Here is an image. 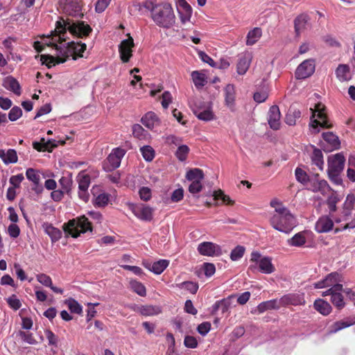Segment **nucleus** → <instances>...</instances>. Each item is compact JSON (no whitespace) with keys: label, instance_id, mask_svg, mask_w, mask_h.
Returning <instances> with one entry per match:
<instances>
[{"label":"nucleus","instance_id":"f257e3e1","mask_svg":"<svg viewBox=\"0 0 355 355\" xmlns=\"http://www.w3.org/2000/svg\"><path fill=\"white\" fill-rule=\"evenodd\" d=\"M67 30L69 31V33L73 35L83 38L84 37L88 36L92 32V28L89 24L83 21H73L70 19H67L66 21L64 19L62 21H58L56 22V27L55 29V31L57 33V35H55L56 38L52 37L51 42L50 38L47 37L46 40H45L44 43H42L39 41L35 42L33 44L35 49L37 52H41L44 49V44L54 46L55 42H57L60 40H64V34L66 33Z\"/></svg>","mask_w":355,"mask_h":355},{"label":"nucleus","instance_id":"f03ea898","mask_svg":"<svg viewBox=\"0 0 355 355\" xmlns=\"http://www.w3.org/2000/svg\"><path fill=\"white\" fill-rule=\"evenodd\" d=\"M62 46L54 44L58 54L57 58L50 55H41L40 60L42 64H46L49 68L54 66L55 63H63L67 58L72 57L76 60L77 57H83L82 53L86 49V44L82 42H70Z\"/></svg>","mask_w":355,"mask_h":355},{"label":"nucleus","instance_id":"7ed1b4c3","mask_svg":"<svg viewBox=\"0 0 355 355\" xmlns=\"http://www.w3.org/2000/svg\"><path fill=\"white\" fill-rule=\"evenodd\" d=\"M270 204L275 209L270 218L272 227L279 232L290 233L297 224L295 216L277 200H271Z\"/></svg>","mask_w":355,"mask_h":355},{"label":"nucleus","instance_id":"20e7f679","mask_svg":"<svg viewBox=\"0 0 355 355\" xmlns=\"http://www.w3.org/2000/svg\"><path fill=\"white\" fill-rule=\"evenodd\" d=\"M151 15L154 22L164 28H169L175 21V16L171 4L164 3L153 7Z\"/></svg>","mask_w":355,"mask_h":355},{"label":"nucleus","instance_id":"39448f33","mask_svg":"<svg viewBox=\"0 0 355 355\" xmlns=\"http://www.w3.org/2000/svg\"><path fill=\"white\" fill-rule=\"evenodd\" d=\"M345 158L342 153L331 155L327 159L329 179L335 184H342L340 174L345 166Z\"/></svg>","mask_w":355,"mask_h":355},{"label":"nucleus","instance_id":"423d86ee","mask_svg":"<svg viewBox=\"0 0 355 355\" xmlns=\"http://www.w3.org/2000/svg\"><path fill=\"white\" fill-rule=\"evenodd\" d=\"M63 230L65 233L70 234L73 238H77L81 233L92 232V227L88 218L82 216L64 223Z\"/></svg>","mask_w":355,"mask_h":355},{"label":"nucleus","instance_id":"0eeeda50","mask_svg":"<svg viewBox=\"0 0 355 355\" xmlns=\"http://www.w3.org/2000/svg\"><path fill=\"white\" fill-rule=\"evenodd\" d=\"M324 109L325 107L321 103L317 104L315 109H310L312 112L311 119L315 117V112H318L317 116L319 119V120L314 119L311 121L310 124L312 131L315 134L319 132L318 126L326 128H330L332 127L331 124L328 123L327 116L324 112Z\"/></svg>","mask_w":355,"mask_h":355},{"label":"nucleus","instance_id":"6e6552de","mask_svg":"<svg viewBox=\"0 0 355 355\" xmlns=\"http://www.w3.org/2000/svg\"><path fill=\"white\" fill-rule=\"evenodd\" d=\"M125 150L121 148H116L112 150L108 155L106 162L104 163L103 168L106 171H111L118 168L121 162L122 157L125 155Z\"/></svg>","mask_w":355,"mask_h":355},{"label":"nucleus","instance_id":"1a4fd4ad","mask_svg":"<svg viewBox=\"0 0 355 355\" xmlns=\"http://www.w3.org/2000/svg\"><path fill=\"white\" fill-rule=\"evenodd\" d=\"M315 64L313 59L304 60L295 70L297 79H305L311 76L315 71Z\"/></svg>","mask_w":355,"mask_h":355},{"label":"nucleus","instance_id":"9d476101","mask_svg":"<svg viewBox=\"0 0 355 355\" xmlns=\"http://www.w3.org/2000/svg\"><path fill=\"white\" fill-rule=\"evenodd\" d=\"M77 181L78 182V196L84 202H87L89 198L88 188L91 181L90 176L81 172L77 176Z\"/></svg>","mask_w":355,"mask_h":355},{"label":"nucleus","instance_id":"9b49d317","mask_svg":"<svg viewBox=\"0 0 355 355\" xmlns=\"http://www.w3.org/2000/svg\"><path fill=\"white\" fill-rule=\"evenodd\" d=\"M26 178L32 182V190L37 194L43 191V186L41 183L40 172L32 168H28L26 171Z\"/></svg>","mask_w":355,"mask_h":355},{"label":"nucleus","instance_id":"f8f14e48","mask_svg":"<svg viewBox=\"0 0 355 355\" xmlns=\"http://www.w3.org/2000/svg\"><path fill=\"white\" fill-rule=\"evenodd\" d=\"M198 252L203 256L214 257L222 254L220 245L212 242H202L198 246Z\"/></svg>","mask_w":355,"mask_h":355},{"label":"nucleus","instance_id":"ddd939ff","mask_svg":"<svg viewBox=\"0 0 355 355\" xmlns=\"http://www.w3.org/2000/svg\"><path fill=\"white\" fill-rule=\"evenodd\" d=\"M281 307L287 305H302L305 303L303 293H289L279 299Z\"/></svg>","mask_w":355,"mask_h":355},{"label":"nucleus","instance_id":"4468645a","mask_svg":"<svg viewBox=\"0 0 355 355\" xmlns=\"http://www.w3.org/2000/svg\"><path fill=\"white\" fill-rule=\"evenodd\" d=\"M134 46V41L132 37H129L126 40H123L119 46L120 58L123 62L129 61L132 56V48Z\"/></svg>","mask_w":355,"mask_h":355},{"label":"nucleus","instance_id":"2eb2a0df","mask_svg":"<svg viewBox=\"0 0 355 355\" xmlns=\"http://www.w3.org/2000/svg\"><path fill=\"white\" fill-rule=\"evenodd\" d=\"M176 6L182 23L185 24L190 21L192 15V8L185 0H177Z\"/></svg>","mask_w":355,"mask_h":355},{"label":"nucleus","instance_id":"dca6fc26","mask_svg":"<svg viewBox=\"0 0 355 355\" xmlns=\"http://www.w3.org/2000/svg\"><path fill=\"white\" fill-rule=\"evenodd\" d=\"M252 59V53L250 52H244L239 55L237 63V73L243 75L246 73L250 67Z\"/></svg>","mask_w":355,"mask_h":355},{"label":"nucleus","instance_id":"f3484780","mask_svg":"<svg viewBox=\"0 0 355 355\" xmlns=\"http://www.w3.org/2000/svg\"><path fill=\"white\" fill-rule=\"evenodd\" d=\"M281 114L277 105L270 107L268 113V122L270 127L273 130H278L280 128Z\"/></svg>","mask_w":355,"mask_h":355},{"label":"nucleus","instance_id":"a211bd4d","mask_svg":"<svg viewBox=\"0 0 355 355\" xmlns=\"http://www.w3.org/2000/svg\"><path fill=\"white\" fill-rule=\"evenodd\" d=\"M322 137L324 141L329 146V147L323 146L324 150L331 151L340 148V142L338 137L334 135L332 132H323Z\"/></svg>","mask_w":355,"mask_h":355},{"label":"nucleus","instance_id":"6ab92c4d","mask_svg":"<svg viewBox=\"0 0 355 355\" xmlns=\"http://www.w3.org/2000/svg\"><path fill=\"white\" fill-rule=\"evenodd\" d=\"M141 123L147 128L153 130L159 126L160 120L155 113L148 112L141 118Z\"/></svg>","mask_w":355,"mask_h":355},{"label":"nucleus","instance_id":"aec40b11","mask_svg":"<svg viewBox=\"0 0 355 355\" xmlns=\"http://www.w3.org/2000/svg\"><path fill=\"white\" fill-rule=\"evenodd\" d=\"M64 10L68 15L71 16H83V14L81 12V6L76 0H66Z\"/></svg>","mask_w":355,"mask_h":355},{"label":"nucleus","instance_id":"412c9836","mask_svg":"<svg viewBox=\"0 0 355 355\" xmlns=\"http://www.w3.org/2000/svg\"><path fill=\"white\" fill-rule=\"evenodd\" d=\"M333 227L334 223L328 216L320 217L315 223V230L319 233L329 232Z\"/></svg>","mask_w":355,"mask_h":355},{"label":"nucleus","instance_id":"4be33fe9","mask_svg":"<svg viewBox=\"0 0 355 355\" xmlns=\"http://www.w3.org/2000/svg\"><path fill=\"white\" fill-rule=\"evenodd\" d=\"M355 324V317L354 318H347L343 320H339L335 322L329 329V334H332L338 332V331L345 329L346 327H350Z\"/></svg>","mask_w":355,"mask_h":355},{"label":"nucleus","instance_id":"5701e85b","mask_svg":"<svg viewBox=\"0 0 355 355\" xmlns=\"http://www.w3.org/2000/svg\"><path fill=\"white\" fill-rule=\"evenodd\" d=\"M309 19L310 18L306 14H301L295 19V32L297 36H300L301 33L306 29Z\"/></svg>","mask_w":355,"mask_h":355},{"label":"nucleus","instance_id":"b1692460","mask_svg":"<svg viewBox=\"0 0 355 355\" xmlns=\"http://www.w3.org/2000/svg\"><path fill=\"white\" fill-rule=\"evenodd\" d=\"M153 211V209L151 207L146 205L138 207L134 211L135 214L137 216V217L141 220L147 221H150L152 220Z\"/></svg>","mask_w":355,"mask_h":355},{"label":"nucleus","instance_id":"393cba45","mask_svg":"<svg viewBox=\"0 0 355 355\" xmlns=\"http://www.w3.org/2000/svg\"><path fill=\"white\" fill-rule=\"evenodd\" d=\"M169 261L166 259H160L153 264L144 263L146 268L153 272L155 274H161L168 266Z\"/></svg>","mask_w":355,"mask_h":355},{"label":"nucleus","instance_id":"a878e982","mask_svg":"<svg viewBox=\"0 0 355 355\" xmlns=\"http://www.w3.org/2000/svg\"><path fill=\"white\" fill-rule=\"evenodd\" d=\"M42 227L45 233L50 236L53 243L58 241L61 238V231L53 227L51 224L45 223L43 224Z\"/></svg>","mask_w":355,"mask_h":355},{"label":"nucleus","instance_id":"bb28decb","mask_svg":"<svg viewBox=\"0 0 355 355\" xmlns=\"http://www.w3.org/2000/svg\"><path fill=\"white\" fill-rule=\"evenodd\" d=\"M3 86L12 91L16 95L19 96L21 94V87L19 82L13 77L8 76L5 78Z\"/></svg>","mask_w":355,"mask_h":355},{"label":"nucleus","instance_id":"cd10ccee","mask_svg":"<svg viewBox=\"0 0 355 355\" xmlns=\"http://www.w3.org/2000/svg\"><path fill=\"white\" fill-rule=\"evenodd\" d=\"M257 266L259 270L265 274H270L275 271V266L272 263V259L269 257L261 258Z\"/></svg>","mask_w":355,"mask_h":355},{"label":"nucleus","instance_id":"c85d7f7f","mask_svg":"<svg viewBox=\"0 0 355 355\" xmlns=\"http://www.w3.org/2000/svg\"><path fill=\"white\" fill-rule=\"evenodd\" d=\"M281 307L279 300H272L260 303L257 309L259 313H261L271 309H279Z\"/></svg>","mask_w":355,"mask_h":355},{"label":"nucleus","instance_id":"c756f323","mask_svg":"<svg viewBox=\"0 0 355 355\" xmlns=\"http://www.w3.org/2000/svg\"><path fill=\"white\" fill-rule=\"evenodd\" d=\"M0 157L6 164L10 163H16L17 162V152L13 149H9L8 151L0 149Z\"/></svg>","mask_w":355,"mask_h":355},{"label":"nucleus","instance_id":"7c9ffc66","mask_svg":"<svg viewBox=\"0 0 355 355\" xmlns=\"http://www.w3.org/2000/svg\"><path fill=\"white\" fill-rule=\"evenodd\" d=\"M313 306L315 310L324 315H329L331 311V305L326 301L318 299L314 302Z\"/></svg>","mask_w":355,"mask_h":355},{"label":"nucleus","instance_id":"2f4dec72","mask_svg":"<svg viewBox=\"0 0 355 355\" xmlns=\"http://www.w3.org/2000/svg\"><path fill=\"white\" fill-rule=\"evenodd\" d=\"M301 116V112L294 107H291L286 116L285 121L289 125H294L296 120Z\"/></svg>","mask_w":355,"mask_h":355},{"label":"nucleus","instance_id":"473e14b6","mask_svg":"<svg viewBox=\"0 0 355 355\" xmlns=\"http://www.w3.org/2000/svg\"><path fill=\"white\" fill-rule=\"evenodd\" d=\"M331 188L327 182L324 180H316L311 184V190L313 192L325 193L327 191L330 190Z\"/></svg>","mask_w":355,"mask_h":355},{"label":"nucleus","instance_id":"72a5a7b5","mask_svg":"<svg viewBox=\"0 0 355 355\" xmlns=\"http://www.w3.org/2000/svg\"><path fill=\"white\" fill-rule=\"evenodd\" d=\"M311 158L312 163L316 165L320 171H323L324 159L321 150L315 148L313 150Z\"/></svg>","mask_w":355,"mask_h":355},{"label":"nucleus","instance_id":"f704fd0d","mask_svg":"<svg viewBox=\"0 0 355 355\" xmlns=\"http://www.w3.org/2000/svg\"><path fill=\"white\" fill-rule=\"evenodd\" d=\"M161 311V308L158 306L144 305L139 308V312L146 316L157 315Z\"/></svg>","mask_w":355,"mask_h":355},{"label":"nucleus","instance_id":"c9c22d12","mask_svg":"<svg viewBox=\"0 0 355 355\" xmlns=\"http://www.w3.org/2000/svg\"><path fill=\"white\" fill-rule=\"evenodd\" d=\"M261 34V29L259 28H254L250 31L247 35L246 44L248 46L254 44L259 40Z\"/></svg>","mask_w":355,"mask_h":355},{"label":"nucleus","instance_id":"e433bc0d","mask_svg":"<svg viewBox=\"0 0 355 355\" xmlns=\"http://www.w3.org/2000/svg\"><path fill=\"white\" fill-rule=\"evenodd\" d=\"M291 246L301 247L306 243L304 232H301L295 234L292 238L287 241Z\"/></svg>","mask_w":355,"mask_h":355},{"label":"nucleus","instance_id":"4c0bfd02","mask_svg":"<svg viewBox=\"0 0 355 355\" xmlns=\"http://www.w3.org/2000/svg\"><path fill=\"white\" fill-rule=\"evenodd\" d=\"M186 178L190 182L202 181L204 174L201 169L193 168L187 171Z\"/></svg>","mask_w":355,"mask_h":355},{"label":"nucleus","instance_id":"58836bf2","mask_svg":"<svg viewBox=\"0 0 355 355\" xmlns=\"http://www.w3.org/2000/svg\"><path fill=\"white\" fill-rule=\"evenodd\" d=\"M16 336L19 338L21 342L28 343L29 345H36L37 343L33 334L30 332L19 331L17 333Z\"/></svg>","mask_w":355,"mask_h":355},{"label":"nucleus","instance_id":"ea45409f","mask_svg":"<svg viewBox=\"0 0 355 355\" xmlns=\"http://www.w3.org/2000/svg\"><path fill=\"white\" fill-rule=\"evenodd\" d=\"M226 104L231 107L234 105L235 99V89L233 85H227L225 88Z\"/></svg>","mask_w":355,"mask_h":355},{"label":"nucleus","instance_id":"a19ab883","mask_svg":"<svg viewBox=\"0 0 355 355\" xmlns=\"http://www.w3.org/2000/svg\"><path fill=\"white\" fill-rule=\"evenodd\" d=\"M192 80L196 87H202L207 83L205 75L198 71L191 73Z\"/></svg>","mask_w":355,"mask_h":355},{"label":"nucleus","instance_id":"79ce46f5","mask_svg":"<svg viewBox=\"0 0 355 355\" xmlns=\"http://www.w3.org/2000/svg\"><path fill=\"white\" fill-rule=\"evenodd\" d=\"M349 67L347 64H339L336 70V77L340 81H346L349 79Z\"/></svg>","mask_w":355,"mask_h":355},{"label":"nucleus","instance_id":"37998d69","mask_svg":"<svg viewBox=\"0 0 355 355\" xmlns=\"http://www.w3.org/2000/svg\"><path fill=\"white\" fill-rule=\"evenodd\" d=\"M193 110L194 114L200 120L207 121L214 119V114L209 109L201 111L198 108H193Z\"/></svg>","mask_w":355,"mask_h":355},{"label":"nucleus","instance_id":"c03bdc74","mask_svg":"<svg viewBox=\"0 0 355 355\" xmlns=\"http://www.w3.org/2000/svg\"><path fill=\"white\" fill-rule=\"evenodd\" d=\"M130 288L140 296H145L146 290L145 286L136 280L130 281Z\"/></svg>","mask_w":355,"mask_h":355},{"label":"nucleus","instance_id":"a18cd8bd","mask_svg":"<svg viewBox=\"0 0 355 355\" xmlns=\"http://www.w3.org/2000/svg\"><path fill=\"white\" fill-rule=\"evenodd\" d=\"M341 292L342 291H335L331 297L332 304L339 309L345 306V302Z\"/></svg>","mask_w":355,"mask_h":355},{"label":"nucleus","instance_id":"49530a36","mask_svg":"<svg viewBox=\"0 0 355 355\" xmlns=\"http://www.w3.org/2000/svg\"><path fill=\"white\" fill-rule=\"evenodd\" d=\"M71 313L80 314L82 313L83 309L80 304L74 299L69 298L64 302Z\"/></svg>","mask_w":355,"mask_h":355},{"label":"nucleus","instance_id":"de8ad7c7","mask_svg":"<svg viewBox=\"0 0 355 355\" xmlns=\"http://www.w3.org/2000/svg\"><path fill=\"white\" fill-rule=\"evenodd\" d=\"M189 153V148L187 145L181 144L179 146H178V149L175 152V155L180 161L184 162L186 160Z\"/></svg>","mask_w":355,"mask_h":355},{"label":"nucleus","instance_id":"09e8293b","mask_svg":"<svg viewBox=\"0 0 355 355\" xmlns=\"http://www.w3.org/2000/svg\"><path fill=\"white\" fill-rule=\"evenodd\" d=\"M144 159L147 162H150L155 157V151L150 146H144L140 148Z\"/></svg>","mask_w":355,"mask_h":355},{"label":"nucleus","instance_id":"8fccbe9b","mask_svg":"<svg viewBox=\"0 0 355 355\" xmlns=\"http://www.w3.org/2000/svg\"><path fill=\"white\" fill-rule=\"evenodd\" d=\"M213 197L214 200H216L220 199L224 203H226L227 205L234 204V201L230 199V196L225 195L220 189L214 191Z\"/></svg>","mask_w":355,"mask_h":355},{"label":"nucleus","instance_id":"3c124183","mask_svg":"<svg viewBox=\"0 0 355 355\" xmlns=\"http://www.w3.org/2000/svg\"><path fill=\"white\" fill-rule=\"evenodd\" d=\"M338 277L339 275L336 272H332L329 275H328L324 278V283L326 284V286L329 288H332L335 286L336 285H341L340 284H338Z\"/></svg>","mask_w":355,"mask_h":355},{"label":"nucleus","instance_id":"603ef678","mask_svg":"<svg viewBox=\"0 0 355 355\" xmlns=\"http://www.w3.org/2000/svg\"><path fill=\"white\" fill-rule=\"evenodd\" d=\"M109 201V196L105 193L99 194L96 197L94 205L95 207H103L107 205Z\"/></svg>","mask_w":355,"mask_h":355},{"label":"nucleus","instance_id":"864d4df0","mask_svg":"<svg viewBox=\"0 0 355 355\" xmlns=\"http://www.w3.org/2000/svg\"><path fill=\"white\" fill-rule=\"evenodd\" d=\"M295 175L296 180L303 184H306L309 180L307 173L300 168H297L295 169Z\"/></svg>","mask_w":355,"mask_h":355},{"label":"nucleus","instance_id":"5fc2aeb1","mask_svg":"<svg viewBox=\"0 0 355 355\" xmlns=\"http://www.w3.org/2000/svg\"><path fill=\"white\" fill-rule=\"evenodd\" d=\"M234 297V295H230L227 298L220 300L222 313L227 312L232 307V300Z\"/></svg>","mask_w":355,"mask_h":355},{"label":"nucleus","instance_id":"6e6d98bb","mask_svg":"<svg viewBox=\"0 0 355 355\" xmlns=\"http://www.w3.org/2000/svg\"><path fill=\"white\" fill-rule=\"evenodd\" d=\"M245 248L241 245H238L232 250L230 258L232 261H237L243 256Z\"/></svg>","mask_w":355,"mask_h":355},{"label":"nucleus","instance_id":"4d7b16f0","mask_svg":"<svg viewBox=\"0 0 355 355\" xmlns=\"http://www.w3.org/2000/svg\"><path fill=\"white\" fill-rule=\"evenodd\" d=\"M339 200L338 197L336 194H331L328 197L327 204L330 212H334L336 211V204Z\"/></svg>","mask_w":355,"mask_h":355},{"label":"nucleus","instance_id":"13d9d810","mask_svg":"<svg viewBox=\"0 0 355 355\" xmlns=\"http://www.w3.org/2000/svg\"><path fill=\"white\" fill-rule=\"evenodd\" d=\"M22 115V110L18 106H14L8 113V119L11 121H15L19 119Z\"/></svg>","mask_w":355,"mask_h":355},{"label":"nucleus","instance_id":"bf43d9fd","mask_svg":"<svg viewBox=\"0 0 355 355\" xmlns=\"http://www.w3.org/2000/svg\"><path fill=\"white\" fill-rule=\"evenodd\" d=\"M180 288H184L191 293L195 294L198 289V284L193 282H184L179 286Z\"/></svg>","mask_w":355,"mask_h":355},{"label":"nucleus","instance_id":"052dcab7","mask_svg":"<svg viewBox=\"0 0 355 355\" xmlns=\"http://www.w3.org/2000/svg\"><path fill=\"white\" fill-rule=\"evenodd\" d=\"M37 280L42 285L49 287L51 286V278L46 274L41 273L36 276Z\"/></svg>","mask_w":355,"mask_h":355},{"label":"nucleus","instance_id":"680f3d73","mask_svg":"<svg viewBox=\"0 0 355 355\" xmlns=\"http://www.w3.org/2000/svg\"><path fill=\"white\" fill-rule=\"evenodd\" d=\"M45 336L48 340L49 345L57 347L58 338L52 331L49 329L45 330Z\"/></svg>","mask_w":355,"mask_h":355},{"label":"nucleus","instance_id":"e2e57ef3","mask_svg":"<svg viewBox=\"0 0 355 355\" xmlns=\"http://www.w3.org/2000/svg\"><path fill=\"white\" fill-rule=\"evenodd\" d=\"M24 180V177L22 173L12 175L10 178V183L12 185V187L19 188L21 182Z\"/></svg>","mask_w":355,"mask_h":355},{"label":"nucleus","instance_id":"0e129e2a","mask_svg":"<svg viewBox=\"0 0 355 355\" xmlns=\"http://www.w3.org/2000/svg\"><path fill=\"white\" fill-rule=\"evenodd\" d=\"M7 302L9 306L14 310H18L21 307V302L19 299L17 298L15 295H12L7 299Z\"/></svg>","mask_w":355,"mask_h":355},{"label":"nucleus","instance_id":"69168bd1","mask_svg":"<svg viewBox=\"0 0 355 355\" xmlns=\"http://www.w3.org/2000/svg\"><path fill=\"white\" fill-rule=\"evenodd\" d=\"M202 268L205 275L208 277L212 276L216 272V267L214 264L211 263H205L202 266Z\"/></svg>","mask_w":355,"mask_h":355},{"label":"nucleus","instance_id":"338daca9","mask_svg":"<svg viewBox=\"0 0 355 355\" xmlns=\"http://www.w3.org/2000/svg\"><path fill=\"white\" fill-rule=\"evenodd\" d=\"M8 232L10 237L15 239L19 236L20 229L17 225L12 223L8 227Z\"/></svg>","mask_w":355,"mask_h":355},{"label":"nucleus","instance_id":"774afa93","mask_svg":"<svg viewBox=\"0 0 355 355\" xmlns=\"http://www.w3.org/2000/svg\"><path fill=\"white\" fill-rule=\"evenodd\" d=\"M202 188L201 181L191 182L189 186V191L191 193L195 194L199 193Z\"/></svg>","mask_w":355,"mask_h":355}]
</instances>
